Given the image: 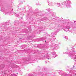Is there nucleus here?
<instances>
[{
    "label": "nucleus",
    "mask_w": 76,
    "mask_h": 76,
    "mask_svg": "<svg viewBox=\"0 0 76 76\" xmlns=\"http://www.w3.org/2000/svg\"><path fill=\"white\" fill-rule=\"evenodd\" d=\"M46 41H47L46 40L45 41V42H46Z\"/></svg>",
    "instance_id": "1"
}]
</instances>
